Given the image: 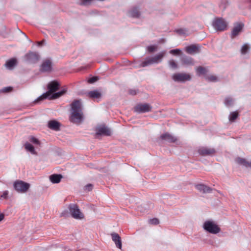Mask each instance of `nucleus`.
<instances>
[{
  "mask_svg": "<svg viewBox=\"0 0 251 251\" xmlns=\"http://www.w3.org/2000/svg\"><path fill=\"white\" fill-rule=\"evenodd\" d=\"M249 49V46L246 44L244 45L242 47V49H241L242 53L245 54L247 52V51Z\"/></svg>",
  "mask_w": 251,
  "mask_h": 251,
  "instance_id": "37",
  "label": "nucleus"
},
{
  "mask_svg": "<svg viewBox=\"0 0 251 251\" xmlns=\"http://www.w3.org/2000/svg\"><path fill=\"white\" fill-rule=\"evenodd\" d=\"M172 78L175 81L184 82L190 80L191 76L190 75L185 73H176L173 75Z\"/></svg>",
  "mask_w": 251,
  "mask_h": 251,
  "instance_id": "8",
  "label": "nucleus"
},
{
  "mask_svg": "<svg viewBox=\"0 0 251 251\" xmlns=\"http://www.w3.org/2000/svg\"><path fill=\"white\" fill-rule=\"evenodd\" d=\"M17 60L15 58H12L8 60L6 63V66L8 68H11L16 65Z\"/></svg>",
  "mask_w": 251,
  "mask_h": 251,
  "instance_id": "26",
  "label": "nucleus"
},
{
  "mask_svg": "<svg viewBox=\"0 0 251 251\" xmlns=\"http://www.w3.org/2000/svg\"><path fill=\"white\" fill-rule=\"evenodd\" d=\"M181 60L182 63L185 65H190L192 64L193 63L192 58L186 56H183L181 58Z\"/></svg>",
  "mask_w": 251,
  "mask_h": 251,
  "instance_id": "23",
  "label": "nucleus"
},
{
  "mask_svg": "<svg viewBox=\"0 0 251 251\" xmlns=\"http://www.w3.org/2000/svg\"><path fill=\"white\" fill-rule=\"evenodd\" d=\"M187 32L188 31L185 29H179L177 30V32L179 34L181 35H188V34L187 33Z\"/></svg>",
  "mask_w": 251,
  "mask_h": 251,
  "instance_id": "38",
  "label": "nucleus"
},
{
  "mask_svg": "<svg viewBox=\"0 0 251 251\" xmlns=\"http://www.w3.org/2000/svg\"><path fill=\"white\" fill-rule=\"evenodd\" d=\"M12 90V88L11 87H5L3 89L4 92H9Z\"/></svg>",
  "mask_w": 251,
  "mask_h": 251,
  "instance_id": "44",
  "label": "nucleus"
},
{
  "mask_svg": "<svg viewBox=\"0 0 251 251\" xmlns=\"http://www.w3.org/2000/svg\"><path fill=\"white\" fill-rule=\"evenodd\" d=\"M212 25L217 31H222L227 29V24L223 19L217 18L213 21Z\"/></svg>",
  "mask_w": 251,
  "mask_h": 251,
  "instance_id": "5",
  "label": "nucleus"
},
{
  "mask_svg": "<svg viewBox=\"0 0 251 251\" xmlns=\"http://www.w3.org/2000/svg\"><path fill=\"white\" fill-rule=\"evenodd\" d=\"M86 189L90 191L92 189V185L91 184H88L85 186Z\"/></svg>",
  "mask_w": 251,
  "mask_h": 251,
  "instance_id": "47",
  "label": "nucleus"
},
{
  "mask_svg": "<svg viewBox=\"0 0 251 251\" xmlns=\"http://www.w3.org/2000/svg\"><path fill=\"white\" fill-rule=\"evenodd\" d=\"M236 162L246 167H250L251 168V161L248 162L246 159L241 158H238L236 159Z\"/></svg>",
  "mask_w": 251,
  "mask_h": 251,
  "instance_id": "22",
  "label": "nucleus"
},
{
  "mask_svg": "<svg viewBox=\"0 0 251 251\" xmlns=\"http://www.w3.org/2000/svg\"><path fill=\"white\" fill-rule=\"evenodd\" d=\"M72 112L70 117L71 122L80 124L83 120L81 102L79 100H74L71 104Z\"/></svg>",
  "mask_w": 251,
  "mask_h": 251,
  "instance_id": "1",
  "label": "nucleus"
},
{
  "mask_svg": "<svg viewBox=\"0 0 251 251\" xmlns=\"http://www.w3.org/2000/svg\"><path fill=\"white\" fill-rule=\"evenodd\" d=\"M233 102V100L232 98L228 97L225 99V103L226 105L229 106L232 104Z\"/></svg>",
  "mask_w": 251,
  "mask_h": 251,
  "instance_id": "32",
  "label": "nucleus"
},
{
  "mask_svg": "<svg viewBox=\"0 0 251 251\" xmlns=\"http://www.w3.org/2000/svg\"><path fill=\"white\" fill-rule=\"evenodd\" d=\"M149 223L151 225H158L159 223V221L157 218H153L152 219H150L149 221Z\"/></svg>",
  "mask_w": 251,
  "mask_h": 251,
  "instance_id": "35",
  "label": "nucleus"
},
{
  "mask_svg": "<svg viewBox=\"0 0 251 251\" xmlns=\"http://www.w3.org/2000/svg\"><path fill=\"white\" fill-rule=\"evenodd\" d=\"M196 71L199 75H204L207 72L206 69L201 66L198 67L196 69Z\"/></svg>",
  "mask_w": 251,
  "mask_h": 251,
  "instance_id": "29",
  "label": "nucleus"
},
{
  "mask_svg": "<svg viewBox=\"0 0 251 251\" xmlns=\"http://www.w3.org/2000/svg\"><path fill=\"white\" fill-rule=\"evenodd\" d=\"M41 71L46 72L47 70V61H45L41 65Z\"/></svg>",
  "mask_w": 251,
  "mask_h": 251,
  "instance_id": "33",
  "label": "nucleus"
},
{
  "mask_svg": "<svg viewBox=\"0 0 251 251\" xmlns=\"http://www.w3.org/2000/svg\"><path fill=\"white\" fill-rule=\"evenodd\" d=\"M24 58L26 61L31 63H35L39 60L40 56L35 52L29 51L25 54Z\"/></svg>",
  "mask_w": 251,
  "mask_h": 251,
  "instance_id": "7",
  "label": "nucleus"
},
{
  "mask_svg": "<svg viewBox=\"0 0 251 251\" xmlns=\"http://www.w3.org/2000/svg\"><path fill=\"white\" fill-rule=\"evenodd\" d=\"M45 41H46L45 40L43 39L41 41L38 42L37 45L40 47L42 46L43 45H44L45 44Z\"/></svg>",
  "mask_w": 251,
  "mask_h": 251,
  "instance_id": "45",
  "label": "nucleus"
},
{
  "mask_svg": "<svg viewBox=\"0 0 251 251\" xmlns=\"http://www.w3.org/2000/svg\"><path fill=\"white\" fill-rule=\"evenodd\" d=\"M15 189L19 193H24L27 191L30 187V184L22 180H17L14 183Z\"/></svg>",
  "mask_w": 251,
  "mask_h": 251,
  "instance_id": "4",
  "label": "nucleus"
},
{
  "mask_svg": "<svg viewBox=\"0 0 251 251\" xmlns=\"http://www.w3.org/2000/svg\"><path fill=\"white\" fill-rule=\"evenodd\" d=\"M4 215L3 214H2V213L0 214V222L4 219Z\"/></svg>",
  "mask_w": 251,
  "mask_h": 251,
  "instance_id": "48",
  "label": "nucleus"
},
{
  "mask_svg": "<svg viewBox=\"0 0 251 251\" xmlns=\"http://www.w3.org/2000/svg\"><path fill=\"white\" fill-rule=\"evenodd\" d=\"M62 177V176L60 174H53L50 176L49 178L52 183H58Z\"/></svg>",
  "mask_w": 251,
  "mask_h": 251,
  "instance_id": "18",
  "label": "nucleus"
},
{
  "mask_svg": "<svg viewBox=\"0 0 251 251\" xmlns=\"http://www.w3.org/2000/svg\"><path fill=\"white\" fill-rule=\"evenodd\" d=\"M48 72H50L52 70V62L50 61V60L48 59Z\"/></svg>",
  "mask_w": 251,
  "mask_h": 251,
  "instance_id": "43",
  "label": "nucleus"
},
{
  "mask_svg": "<svg viewBox=\"0 0 251 251\" xmlns=\"http://www.w3.org/2000/svg\"><path fill=\"white\" fill-rule=\"evenodd\" d=\"M71 216L76 219H82L84 218L83 214L80 212L78 206L75 204H70L68 206Z\"/></svg>",
  "mask_w": 251,
  "mask_h": 251,
  "instance_id": "6",
  "label": "nucleus"
},
{
  "mask_svg": "<svg viewBox=\"0 0 251 251\" xmlns=\"http://www.w3.org/2000/svg\"><path fill=\"white\" fill-rule=\"evenodd\" d=\"M170 53L174 55H179L181 53V50L179 49L172 50L170 51Z\"/></svg>",
  "mask_w": 251,
  "mask_h": 251,
  "instance_id": "34",
  "label": "nucleus"
},
{
  "mask_svg": "<svg viewBox=\"0 0 251 251\" xmlns=\"http://www.w3.org/2000/svg\"><path fill=\"white\" fill-rule=\"evenodd\" d=\"M29 141L34 144H38L39 143L38 140L34 137H30Z\"/></svg>",
  "mask_w": 251,
  "mask_h": 251,
  "instance_id": "41",
  "label": "nucleus"
},
{
  "mask_svg": "<svg viewBox=\"0 0 251 251\" xmlns=\"http://www.w3.org/2000/svg\"><path fill=\"white\" fill-rule=\"evenodd\" d=\"M153 63L151 57H147L144 61H142L140 64V67H145L146 66L151 65Z\"/></svg>",
  "mask_w": 251,
  "mask_h": 251,
  "instance_id": "21",
  "label": "nucleus"
},
{
  "mask_svg": "<svg viewBox=\"0 0 251 251\" xmlns=\"http://www.w3.org/2000/svg\"><path fill=\"white\" fill-rule=\"evenodd\" d=\"M60 124L55 120L48 122V127L55 131H58L60 129Z\"/></svg>",
  "mask_w": 251,
  "mask_h": 251,
  "instance_id": "14",
  "label": "nucleus"
},
{
  "mask_svg": "<svg viewBox=\"0 0 251 251\" xmlns=\"http://www.w3.org/2000/svg\"><path fill=\"white\" fill-rule=\"evenodd\" d=\"M87 96L89 98L93 99H100L101 97V94L98 90H93L87 93Z\"/></svg>",
  "mask_w": 251,
  "mask_h": 251,
  "instance_id": "15",
  "label": "nucleus"
},
{
  "mask_svg": "<svg viewBox=\"0 0 251 251\" xmlns=\"http://www.w3.org/2000/svg\"><path fill=\"white\" fill-rule=\"evenodd\" d=\"M157 47L155 46H150L148 47V50L149 52L151 53L153 52L156 49Z\"/></svg>",
  "mask_w": 251,
  "mask_h": 251,
  "instance_id": "39",
  "label": "nucleus"
},
{
  "mask_svg": "<svg viewBox=\"0 0 251 251\" xmlns=\"http://www.w3.org/2000/svg\"><path fill=\"white\" fill-rule=\"evenodd\" d=\"M196 188L200 192L203 193H210L212 191V189L209 187L202 184L196 185Z\"/></svg>",
  "mask_w": 251,
  "mask_h": 251,
  "instance_id": "16",
  "label": "nucleus"
},
{
  "mask_svg": "<svg viewBox=\"0 0 251 251\" xmlns=\"http://www.w3.org/2000/svg\"><path fill=\"white\" fill-rule=\"evenodd\" d=\"M203 228L207 232L216 234L220 232L221 228L214 222L212 221H206L203 225Z\"/></svg>",
  "mask_w": 251,
  "mask_h": 251,
  "instance_id": "3",
  "label": "nucleus"
},
{
  "mask_svg": "<svg viewBox=\"0 0 251 251\" xmlns=\"http://www.w3.org/2000/svg\"><path fill=\"white\" fill-rule=\"evenodd\" d=\"M8 195V191H5L3 192L2 194L1 195L0 197L3 198V199H7Z\"/></svg>",
  "mask_w": 251,
  "mask_h": 251,
  "instance_id": "42",
  "label": "nucleus"
},
{
  "mask_svg": "<svg viewBox=\"0 0 251 251\" xmlns=\"http://www.w3.org/2000/svg\"><path fill=\"white\" fill-rule=\"evenodd\" d=\"M206 79H207L209 81L211 82H216L218 80V77L213 75H211L206 76Z\"/></svg>",
  "mask_w": 251,
  "mask_h": 251,
  "instance_id": "30",
  "label": "nucleus"
},
{
  "mask_svg": "<svg viewBox=\"0 0 251 251\" xmlns=\"http://www.w3.org/2000/svg\"><path fill=\"white\" fill-rule=\"evenodd\" d=\"M152 107L148 103H140L134 107L135 112L138 113H145L151 111Z\"/></svg>",
  "mask_w": 251,
  "mask_h": 251,
  "instance_id": "9",
  "label": "nucleus"
},
{
  "mask_svg": "<svg viewBox=\"0 0 251 251\" xmlns=\"http://www.w3.org/2000/svg\"><path fill=\"white\" fill-rule=\"evenodd\" d=\"M60 86V83L57 80H53L48 83V100L57 99L66 93L65 89L56 92L59 90Z\"/></svg>",
  "mask_w": 251,
  "mask_h": 251,
  "instance_id": "2",
  "label": "nucleus"
},
{
  "mask_svg": "<svg viewBox=\"0 0 251 251\" xmlns=\"http://www.w3.org/2000/svg\"><path fill=\"white\" fill-rule=\"evenodd\" d=\"M200 46L197 45H191L185 48V51L189 54H193L200 52Z\"/></svg>",
  "mask_w": 251,
  "mask_h": 251,
  "instance_id": "12",
  "label": "nucleus"
},
{
  "mask_svg": "<svg viewBox=\"0 0 251 251\" xmlns=\"http://www.w3.org/2000/svg\"><path fill=\"white\" fill-rule=\"evenodd\" d=\"M47 98V92L44 93L42 96L38 97L35 101H34V103H39L41 101H42L44 100H46Z\"/></svg>",
  "mask_w": 251,
  "mask_h": 251,
  "instance_id": "28",
  "label": "nucleus"
},
{
  "mask_svg": "<svg viewBox=\"0 0 251 251\" xmlns=\"http://www.w3.org/2000/svg\"><path fill=\"white\" fill-rule=\"evenodd\" d=\"M129 15L133 18H137L140 16V12L137 8H133L129 12Z\"/></svg>",
  "mask_w": 251,
  "mask_h": 251,
  "instance_id": "24",
  "label": "nucleus"
},
{
  "mask_svg": "<svg viewBox=\"0 0 251 251\" xmlns=\"http://www.w3.org/2000/svg\"><path fill=\"white\" fill-rule=\"evenodd\" d=\"M166 54L165 51H162L153 57H151L153 63H158L162 61V58Z\"/></svg>",
  "mask_w": 251,
  "mask_h": 251,
  "instance_id": "20",
  "label": "nucleus"
},
{
  "mask_svg": "<svg viewBox=\"0 0 251 251\" xmlns=\"http://www.w3.org/2000/svg\"><path fill=\"white\" fill-rule=\"evenodd\" d=\"M243 27V25L242 24L237 23L234 27L232 33V38H234L236 36L238 35L239 32L242 30Z\"/></svg>",
  "mask_w": 251,
  "mask_h": 251,
  "instance_id": "17",
  "label": "nucleus"
},
{
  "mask_svg": "<svg viewBox=\"0 0 251 251\" xmlns=\"http://www.w3.org/2000/svg\"><path fill=\"white\" fill-rule=\"evenodd\" d=\"M169 65L170 66L174 68V69H176L177 67V65L176 64V62L172 59V60H170L169 61Z\"/></svg>",
  "mask_w": 251,
  "mask_h": 251,
  "instance_id": "36",
  "label": "nucleus"
},
{
  "mask_svg": "<svg viewBox=\"0 0 251 251\" xmlns=\"http://www.w3.org/2000/svg\"><path fill=\"white\" fill-rule=\"evenodd\" d=\"M239 116V113L237 111L231 112L229 116V121L233 122Z\"/></svg>",
  "mask_w": 251,
  "mask_h": 251,
  "instance_id": "27",
  "label": "nucleus"
},
{
  "mask_svg": "<svg viewBox=\"0 0 251 251\" xmlns=\"http://www.w3.org/2000/svg\"><path fill=\"white\" fill-rule=\"evenodd\" d=\"M25 148L27 151H29L32 154H36V152L34 150V147L30 143H26L25 144Z\"/></svg>",
  "mask_w": 251,
  "mask_h": 251,
  "instance_id": "25",
  "label": "nucleus"
},
{
  "mask_svg": "<svg viewBox=\"0 0 251 251\" xmlns=\"http://www.w3.org/2000/svg\"><path fill=\"white\" fill-rule=\"evenodd\" d=\"M98 80V77H97V76H93L90 78H89L88 80V82L89 83H93L95 82H96V81H97Z\"/></svg>",
  "mask_w": 251,
  "mask_h": 251,
  "instance_id": "40",
  "label": "nucleus"
},
{
  "mask_svg": "<svg viewBox=\"0 0 251 251\" xmlns=\"http://www.w3.org/2000/svg\"><path fill=\"white\" fill-rule=\"evenodd\" d=\"M160 138L162 140H166L171 143L175 142L176 140L175 137L168 133L161 135Z\"/></svg>",
  "mask_w": 251,
  "mask_h": 251,
  "instance_id": "19",
  "label": "nucleus"
},
{
  "mask_svg": "<svg viewBox=\"0 0 251 251\" xmlns=\"http://www.w3.org/2000/svg\"><path fill=\"white\" fill-rule=\"evenodd\" d=\"M129 93L132 95H135L137 94V92L135 90H129Z\"/></svg>",
  "mask_w": 251,
  "mask_h": 251,
  "instance_id": "46",
  "label": "nucleus"
},
{
  "mask_svg": "<svg viewBox=\"0 0 251 251\" xmlns=\"http://www.w3.org/2000/svg\"><path fill=\"white\" fill-rule=\"evenodd\" d=\"M96 134L98 135H103L105 136H109L111 135L110 130L104 126L98 127L96 129Z\"/></svg>",
  "mask_w": 251,
  "mask_h": 251,
  "instance_id": "11",
  "label": "nucleus"
},
{
  "mask_svg": "<svg viewBox=\"0 0 251 251\" xmlns=\"http://www.w3.org/2000/svg\"><path fill=\"white\" fill-rule=\"evenodd\" d=\"M94 0H80V4L82 5H90Z\"/></svg>",
  "mask_w": 251,
  "mask_h": 251,
  "instance_id": "31",
  "label": "nucleus"
},
{
  "mask_svg": "<svg viewBox=\"0 0 251 251\" xmlns=\"http://www.w3.org/2000/svg\"><path fill=\"white\" fill-rule=\"evenodd\" d=\"M198 151L200 154L203 156L211 155L215 153V150L214 149L206 147H201L198 149Z\"/></svg>",
  "mask_w": 251,
  "mask_h": 251,
  "instance_id": "10",
  "label": "nucleus"
},
{
  "mask_svg": "<svg viewBox=\"0 0 251 251\" xmlns=\"http://www.w3.org/2000/svg\"><path fill=\"white\" fill-rule=\"evenodd\" d=\"M113 241L115 243L116 247L121 249L122 248V241L120 236L118 233H112L111 234Z\"/></svg>",
  "mask_w": 251,
  "mask_h": 251,
  "instance_id": "13",
  "label": "nucleus"
}]
</instances>
